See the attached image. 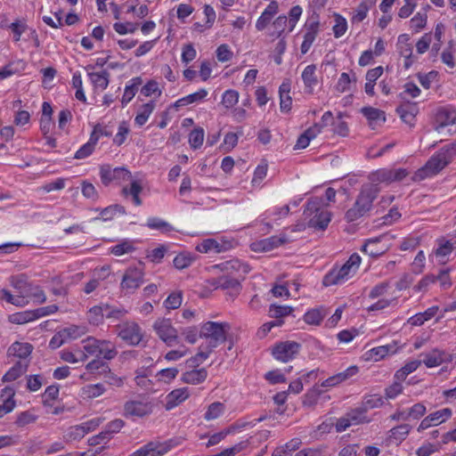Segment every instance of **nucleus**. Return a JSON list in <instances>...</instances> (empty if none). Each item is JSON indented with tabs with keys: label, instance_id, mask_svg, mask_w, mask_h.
<instances>
[{
	"label": "nucleus",
	"instance_id": "obj_1",
	"mask_svg": "<svg viewBox=\"0 0 456 456\" xmlns=\"http://www.w3.org/2000/svg\"><path fill=\"white\" fill-rule=\"evenodd\" d=\"M391 177L390 169H379L371 173L369 176L371 183L362 185L354 206L345 215L346 220L349 223L356 221L369 212L379 192L378 183H391Z\"/></svg>",
	"mask_w": 456,
	"mask_h": 456
},
{
	"label": "nucleus",
	"instance_id": "obj_2",
	"mask_svg": "<svg viewBox=\"0 0 456 456\" xmlns=\"http://www.w3.org/2000/svg\"><path fill=\"white\" fill-rule=\"evenodd\" d=\"M231 330L228 322H207L201 327L200 337L204 338L206 342L199 348V353L187 361L189 367H198L216 348L227 338Z\"/></svg>",
	"mask_w": 456,
	"mask_h": 456
},
{
	"label": "nucleus",
	"instance_id": "obj_3",
	"mask_svg": "<svg viewBox=\"0 0 456 456\" xmlns=\"http://www.w3.org/2000/svg\"><path fill=\"white\" fill-rule=\"evenodd\" d=\"M456 156V142L444 145L436 155L432 156L424 167L419 169L416 176L424 179L444 169Z\"/></svg>",
	"mask_w": 456,
	"mask_h": 456
},
{
	"label": "nucleus",
	"instance_id": "obj_4",
	"mask_svg": "<svg viewBox=\"0 0 456 456\" xmlns=\"http://www.w3.org/2000/svg\"><path fill=\"white\" fill-rule=\"evenodd\" d=\"M322 200L314 198L308 200L304 210L305 219L307 225L316 230H325L331 220L330 211L322 208Z\"/></svg>",
	"mask_w": 456,
	"mask_h": 456
},
{
	"label": "nucleus",
	"instance_id": "obj_5",
	"mask_svg": "<svg viewBox=\"0 0 456 456\" xmlns=\"http://www.w3.org/2000/svg\"><path fill=\"white\" fill-rule=\"evenodd\" d=\"M361 257L354 253L349 259L339 268L334 267L323 278L322 284L325 287L338 285L351 278L358 270Z\"/></svg>",
	"mask_w": 456,
	"mask_h": 456
},
{
	"label": "nucleus",
	"instance_id": "obj_6",
	"mask_svg": "<svg viewBox=\"0 0 456 456\" xmlns=\"http://www.w3.org/2000/svg\"><path fill=\"white\" fill-rule=\"evenodd\" d=\"M117 336L126 345L136 346L144 338V332L140 325L132 321L122 322L115 327Z\"/></svg>",
	"mask_w": 456,
	"mask_h": 456
},
{
	"label": "nucleus",
	"instance_id": "obj_7",
	"mask_svg": "<svg viewBox=\"0 0 456 456\" xmlns=\"http://www.w3.org/2000/svg\"><path fill=\"white\" fill-rule=\"evenodd\" d=\"M101 181L104 185L111 182L120 183L131 179V173L125 167L111 168L110 165H103L100 168Z\"/></svg>",
	"mask_w": 456,
	"mask_h": 456
},
{
	"label": "nucleus",
	"instance_id": "obj_8",
	"mask_svg": "<svg viewBox=\"0 0 456 456\" xmlns=\"http://www.w3.org/2000/svg\"><path fill=\"white\" fill-rule=\"evenodd\" d=\"M300 344L295 341H284L273 347V355L276 360L287 362L298 354Z\"/></svg>",
	"mask_w": 456,
	"mask_h": 456
},
{
	"label": "nucleus",
	"instance_id": "obj_9",
	"mask_svg": "<svg viewBox=\"0 0 456 456\" xmlns=\"http://www.w3.org/2000/svg\"><path fill=\"white\" fill-rule=\"evenodd\" d=\"M153 328L161 340L167 346H173L177 339V331L169 319H159L154 322Z\"/></svg>",
	"mask_w": 456,
	"mask_h": 456
},
{
	"label": "nucleus",
	"instance_id": "obj_10",
	"mask_svg": "<svg viewBox=\"0 0 456 456\" xmlns=\"http://www.w3.org/2000/svg\"><path fill=\"white\" fill-rule=\"evenodd\" d=\"M452 415V411L450 408H444L428 414L420 421L419 427L417 428V431L420 433L431 427H436L449 419Z\"/></svg>",
	"mask_w": 456,
	"mask_h": 456
},
{
	"label": "nucleus",
	"instance_id": "obj_11",
	"mask_svg": "<svg viewBox=\"0 0 456 456\" xmlns=\"http://www.w3.org/2000/svg\"><path fill=\"white\" fill-rule=\"evenodd\" d=\"M143 282V273L139 268H128L122 279L121 289L133 293Z\"/></svg>",
	"mask_w": 456,
	"mask_h": 456
},
{
	"label": "nucleus",
	"instance_id": "obj_12",
	"mask_svg": "<svg viewBox=\"0 0 456 456\" xmlns=\"http://www.w3.org/2000/svg\"><path fill=\"white\" fill-rule=\"evenodd\" d=\"M215 268L226 273L230 276H245L250 268L248 265L241 263L239 259H232L215 265Z\"/></svg>",
	"mask_w": 456,
	"mask_h": 456
},
{
	"label": "nucleus",
	"instance_id": "obj_13",
	"mask_svg": "<svg viewBox=\"0 0 456 456\" xmlns=\"http://www.w3.org/2000/svg\"><path fill=\"white\" fill-rule=\"evenodd\" d=\"M410 37L407 34H402L397 39V52L404 58L403 67L408 69L414 62L412 56V45L409 42Z\"/></svg>",
	"mask_w": 456,
	"mask_h": 456
},
{
	"label": "nucleus",
	"instance_id": "obj_14",
	"mask_svg": "<svg viewBox=\"0 0 456 456\" xmlns=\"http://www.w3.org/2000/svg\"><path fill=\"white\" fill-rule=\"evenodd\" d=\"M245 276H230V275H222L218 277L215 285L217 289H228L231 290V295L234 296L239 294L241 285L240 281L244 280Z\"/></svg>",
	"mask_w": 456,
	"mask_h": 456
},
{
	"label": "nucleus",
	"instance_id": "obj_15",
	"mask_svg": "<svg viewBox=\"0 0 456 456\" xmlns=\"http://www.w3.org/2000/svg\"><path fill=\"white\" fill-rule=\"evenodd\" d=\"M124 410L126 415L142 418L149 415L152 411V406L149 403L130 401L126 403Z\"/></svg>",
	"mask_w": 456,
	"mask_h": 456
},
{
	"label": "nucleus",
	"instance_id": "obj_16",
	"mask_svg": "<svg viewBox=\"0 0 456 456\" xmlns=\"http://www.w3.org/2000/svg\"><path fill=\"white\" fill-rule=\"evenodd\" d=\"M385 238L386 235H381L367 240L362 247V251L372 257H378L383 255L387 251V248L386 246H379V242Z\"/></svg>",
	"mask_w": 456,
	"mask_h": 456
},
{
	"label": "nucleus",
	"instance_id": "obj_17",
	"mask_svg": "<svg viewBox=\"0 0 456 456\" xmlns=\"http://www.w3.org/2000/svg\"><path fill=\"white\" fill-rule=\"evenodd\" d=\"M357 372H358L357 366H355V365L350 366L344 371L337 373V374L328 378L327 379H325L322 383V387H335V386L347 380L348 379L352 378Z\"/></svg>",
	"mask_w": 456,
	"mask_h": 456
},
{
	"label": "nucleus",
	"instance_id": "obj_18",
	"mask_svg": "<svg viewBox=\"0 0 456 456\" xmlns=\"http://www.w3.org/2000/svg\"><path fill=\"white\" fill-rule=\"evenodd\" d=\"M362 115L368 119L369 125L372 129L385 123L386 115L383 110L373 107H363L361 110Z\"/></svg>",
	"mask_w": 456,
	"mask_h": 456
},
{
	"label": "nucleus",
	"instance_id": "obj_19",
	"mask_svg": "<svg viewBox=\"0 0 456 456\" xmlns=\"http://www.w3.org/2000/svg\"><path fill=\"white\" fill-rule=\"evenodd\" d=\"M456 122V112L454 110L441 109L436 115V130L441 132L447 126Z\"/></svg>",
	"mask_w": 456,
	"mask_h": 456
},
{
	"label": "nucleus",
	"instance_id": "obj_20",
	"mask_svg": "<svg viewBox=\"0 0 456 456\" xmlns=\"http://www.w3.org/2000/svg\"><path fill=\"white\" fill-rule=\"evenodd\" d=\"M411 429V427L409 424H401L396 426L388 431L387 441L389 444H400L407 438Z\"/></svg>",
	"mask_w": 456,
	"mask_h": 456
},
{
	"label": "nucleus",
	"instance_id": "obj_21",
	"mask_svg": "<svg viewBox=\"0 0 456 456\" xmlns=\"http://www.w3.org/2000/svg\"><path fill=\"white\" fill-rule=\"evenodd\" d=\"M291 89V82L285 79L279 87L280 108L281 111H289L292 105V98L289 95Z\"/></svg>",
	"mask_w": 456,
	"mask_h": 456
},
{
	"label": "nucleus",
	"instance_id": "obj_22",
	"mask_svg": "<svg viewBox=\"0 0 456 456\" xmlns=\"http://www.w3.org/2000/svg\"><path fill=\"white\" fill-rule=\"evenodd\" d=\"M302 79L305 85V92L313 94L314 87L318 84V78L316 76V65L310 64L305 68L302 72Z\"/></svg>",
	"mask_w": 456,
	"mask_h": 456
},
{
	"label": "nucleus",
	"instance_id": "obj_23",
	"mask_svg": "<svg viewBox=\"0 0 456 456\" xmlns=\"http://www.w3.org/2000/svg\"><path fill=\"white\" fill-rule=\"evenodd\" d=\"M188 396L189 393L186 387L177 388L171 391L166 397V409L171 410L175 408L179 403L185 401Z\"/></svg>",
	"mask_w": 456,
	"mask_h": 456
},
{
	"label": "nucleus",
	"instance_id": "obj_24",
	"mask_svg": "<svg viewBox=\"0 0 456 456\" xmlns=\"http://www.w3.org/2000/svg\"><path fill=\"white\" fill-rule=\"evenodd\" d=\"M170 449L166 443L150 442L141 447L142 456H163Z\"/></svg>",
	"mask_w": 456,
	"mask_h": 456
},
{
	"label": "nucleus",
	"instance_id": "obj_25",
	"mask_svg": "<svg viewBox=\"0 0 456 456\" xmlns=\"http://www.w3.org/2000/svg\"><path fill=\"white\" fill-rule=\"evenodd\" d=\"M208 377V371L205 368L193 369L189 371H185L182 375V381L191 385L201 384L206 380Z\"/></svg>",
	"mask_w": 456,
	"mask_h": 456
},
{
	"label": "nucleus",
	"instance_id": "obj_26",
	"mask_svg": "<svg viewBox=\"0 0 456 456\" xmlns=\"http://www.w3.org/2000/svg\"><path fill=\"white\" fill-rule=\"evenodd\" d=\"M10 283L23 296L28 297L29 291L32 289V285L28 282V276L24 273L12 276Z\"/></svg>",
	"mask_w": 456,
	"mask_h": 456
},
{
	"label": "nucleus",
	"instance_id": "obj_27",
	"mask_svg": "<svg viewBox=\"0 0 456 456\" xmlns=\"http://www.w3.org/2000/svg\"><path fill=\"white\" fill-rule=\"evenodd\" d=\"M118 355V350L115 344L110 340H99L98 358L102 357L106 361H110Z\"/></svg>",
	"mask_w": 456,
	"mask_h": 456
},
{
	"label": "nucleus",
	"instance_id": "obj_28",
	"mask_svg": "<svg viewBox=\"0 0 456 456\" xmlns=\"http://www.w3.org/2000/svg\"><path fill=\"white\" fill-rule=\"evenodd\" d=\"M423 359L421 362L428 367H436L442 364L444 361L445 354L438 349H434L430 353L422 354Z\"/></svg>",
	"mask_w": 456,
	"mask_h": 456
},
{
	"label": "nucleus",
	"instance_id": "obj_29",
	"mask_svg": "<svg viewBox=\"0 0 456 456\" xmlns=\"http://www.w3.org/2000/svg\"><path fill=\"white\" fill-rule=\"evenodd\" d=\"M142 84L140 77L132 78L129 84L126 86L125 92L121 100L122 105H126L135 95L139 86Z\"/></svg>",
	"mask_w": 456,
	"mask_h": 456
},
{
	"label": "nucleus",
	"instance_id": "obj_30",
	"mask_svg": "<svg viewBox=\"0 0 456 456\" xmlns=\"http://www.w3.org/2000/svg\"><path fill=\"white\" fill-rule=\"evenodd\" d=\"M396 111L400 115L402 120L410 126H413L418 108L416 104H403L397 108Z\"/></svg>",
	"mask_w": 456,
	"mask_h": 456
},
{
	"label": "nucleus",
	"instance_id": "obj_31",
	"mask_svg": "<svg viewBox=\"0 0 456 456\" xmlns=\"http://www.w3.org/2000/svg\"><path fill=\"white\" fill-rule=\"evenodd\" d=\"M33 346L29 343L15 342L8 349L9 354L20 359L27 358L32 352Z\"/></svg>",
	"mask_w": 456,
	"mask_h": 456
},
{
	"label": "nucleus",
	"instance_id": "obj_32",
	"mask_svg": "<svg viewBox=\"0 0 456 456\" xmlns=\"http://www.w3.org/2000/svg\"><path fill=\"white\" fill-rule=\"evenodd\" d=\"M437 311V306L429 307L425 312L416 314L415 315L409 318L408 323H410L412 326H420L425 322L433 318L436 314Z\"/></svg>",
	"mask_w": 456,
	"mask_h": 456
},
{
	"label": "nucleus",
	"instance_id": "obj_33",
	"mask_svg": "<svg viewBox=\"0 0 456 456\" xmlns=\"http://www.w3.org/2000/svg\"><path fill=\"white\" fill-rule=\"evenodd\" d=\"M154 109L155 102L153 101L142 105L137 112V115L135 116V124L138 125L139 126H143L147 122L150 115L152 113Z\"/></svg>",
	"mask_w": 456,
	"mask_h": 456
},
{
	"label": "nucleus",
	"instance_id": "obj_34",
	"mask_svg": "<svg viewBox=\"0 0 456 456\" xmlns=\"http://www.w3.org/2000/svg\"><path fill=\"white\" fill-rule=\"evenodd\" d=\"M88 77L96 88L104 90L109 86L110 73L107 70L102 72H88Z\"/></svg>",
	"mask_w": 456,
	"mask_h": 456
},
{
	"label": "nucleus",
	"instance_id": "obj_35",
	"mask_svg": "<svg viewBox=\"0 0 456 456\" xmlns=\"http://www.w3.org/2000/svg\"><path fill=\"white\" fill-rule=\"evenodd\" d=\"M350 422L352 425H359L362 423H369L370 421L368 419L365 411L362 409L361 406L352 409L346 413Z\"/></svg>",
	"mask_w": 456,
	"mask_h": 456
},
{
	"label": "nucleus",
	"instance_id": "obj_36",
	"mask_svg": "<svg viewBox=\"0 0 456 456\" xmlns=\"http://www.w3.org/2000/svg\"><path fill=\"white\" fill-rule=\"evenodd\" d=\"M27 370V365L20 362L15 363L3 377V381L11 382L16 380Z\"/></svg>",
	"mask_w": 456,
	"mask_h": 456
},
{
	"label": "nucleus",
	"instance_id": "obj_37",
	"mask_svg": "<svg viewBox=\"0 0 456 456\" xmlns=\"http://www.w3.org/2000/svg\"><path fill=\"white\" fill-rule=\"evenodd\" d=\"M105 317V305H95L87 313V319L91 324L99 325Z\"/></svg>",
	"mask_w": 456,
	"mask_h": 456
},
{
	"label": "nucleus",
	"instance_id": "obj_38",
	"mask_svg": "<svg viewBox=\"0 0 456 456\" xmlns=\"http://www.w3.org/2000/svg\"><path fill=\"white\" fill-rule=\"evenodd\" d=\"M106 388L102 383L90 384L82 388V395L86 398H96L103 395Z\"/></svg>",
	"mask_w": 456,
	"mask_h": 456
},
{
	"label": "nucleus",
	"instance_id": "obj_39",
	"mask_svg": "<svg viewBox=\"0 0 456 456\" xmlns=\"http://www.w3.org/2000/svg\"><path fill=\"white\" fill-rule=\"evenodd\" d=\"M293 311L291 306L271 305L269 308V316L275 321L282 320L283 317L289 315Z\"/></svg>",
	"mask_w": 456,
	"mask_h": 456
},
{
	"label": "nucleus",
	"instance_id": "obj_40",
	"mask_svg": "<svg viewBox=\"0 0 456 456\" xmlns=\"http://www.w3.org/2000/svg\"><path fill=\"white\" fill-rule=\"evenodd\" d=\"M395 352L396 348L395 345H386L370 349L369 354L370 357L374 358L375 361H379L388 354H394Z\"/></svg>",
	"mask_w": 456,
	"mask_h": 456
},
{
	"label": "nucleus",
	"instance_id": "obj_41",
	"mask_svg": "<svg viewBox=\"0 0 456 456\" xmlns=\"http://www.w3.org/2000/svg\"><path fill=\"white\" fill-rule=\"evenodd\" d=\"M384 400L380 395H371L365 396L362 404V409L367 413L369 410L379 408L383 405Z\"/></svg>",
	"mask_w": 456,
	"mask_h": 456
},
{
	"label": "nucleus",
	"instance_id": "obj_42",
	"mask_svg": "<svg viewBox=\"0 0 456 456\" xmlns=\"http://www.w3.org/2000/svg\"><path fill=\"white\" fill-rule=\"evenodd\" d=\"M142 187L137 181H133L131 183V186L128 189L127 187H124L122 192L125 196L131 195L133 197V201L135 206H140L142 204V200L139 197V194L142 192Z\"/></svg>",
	"mask_w": 456,
	"mask_h": 456
},
{
	"label": "nucleus",
	"instance_id": "obj_43",
	"mask_svg": "<svg viewBox=\"0 0 456 456\" xmlns=\"http://www.w3.org/2000/svg\"><path fill=\"white\" fill-rule=\"evenodd\" d=\"M96 143L97 138L94 136H90L89 141L86 143H85L82 147H80L78 151H77L75 154V159H83L90 156L93 153Z\"/></svg>",
	"mask_w": 456,
	"mask_h": 456
},
{
	"label": "nucleus",
	"instance_id": "obj_44",
	"mask_svg": "<svg viewBox=\"0 0 456 456\" xmlns=\"http://www.w3.org/2000/svg\"><path fill=\"white\" fill-rule=\"evenodd\" d=\"M108 366L109 364L106 362L101 360L100 358H96L89 362L86 365V369L89 373L96 374L101 378V375L108 368Z\"/></svg>",
	"mask_w": 456,
	"mask_h": 456
},
{
	"label": "nucleus",
	"instance_id": "obj_45",
	"mask_svg": "<svg viewBox=\"0 0 456 456\" xmlns=\"http://www.w3.org/2000/svg\"><path fill=\"white\" fill-rule=\"evenodd\" d=\"M9 320L12 323L24 324L37 320V315L35 314L34 310L25 311L10 315Z\"/></svg>",
	"mask_w": 456,
	"mask_h": 456
},
{
	"label": "nucleus",
	"instance_id": "obj_46",
	"mask_svg": "<svg viewBox=\"0 0 456 456\" xmlns=\"http://www.w3.org/2000/svg\"><path fill=\"white\" fill-rule=\"evenodd\" d=\"M101 378L105 383L115 387H121L124 385V379L112 372L110 366L103 371Z\"/></svg>",
	"mask_w": 456,
	"mask_h": 456
},
{
	"label": "nucleus",
	"instance_id": "obj_47",
	"mask_svg": "<svg viewBox=\"0 0 456 456\" xmlns=\"http://www.w3.org/2000/svg\"><path fill=\"white\" fill-rule=\"evenodd\" d=\"M99 340L94 337H88L82 341L83 349L88 356H96L98 358Z\"/></svg>",
	"mask_w": 456,
	"mask_h": 456
},
{
	"label": "nucleus",
	"instance_id": "obj_48",
	"mask_svg": "<svg viewBox=\"0 0 456 456\" xmlns=\"http://www.w3.org/2000/svg\"><path fill=\"white\" fill-rule=\"evenodd\" d=\"M147 226L151 229L159 230L163 232H167L174 230L170 224L158 217L149 218L147 221Z\"/></svg>",
	"mask_w": 456,
	"mask_h": 456
},
{
	"label": "nucleus",
	"instance_id": "obj_49",
	"mask_svg": "<svg viewBox=\"0 0 456 456\" xmlns=\"http://www.w3.org/2000/svg\"><path fill=\"white\" fill-rule=\"evenodd\" d=\"M194 258L190 253H180L175 257L174 265L175 268L182 270L190 266Z\"/></svg>",
	"mask_w": 456,
	"mask_h": 456
},
{
	"label": "nucleus",
	"instance_id": "obj_50",
	"mask_svg": "<svg viewBox=\"0 0 456 456\" xmlns=\"http://www.w3.org/2000/svg\"><path fill=\"white\" fill-rule=\"evenodd\" d=\"M224 403H219V402H215L208 406L204 418L207 420L215 419L218 418L224 412Z\"/></svg>",
	"mask_w": 456,
	"mask_h": 456
},
{
	"label": "nucleus",
	"instance_id": "obj_51",
	"mask_svg": "<svg viewBox=\"0 0 456 456\" xmlns=\"http://www.w3.org/2000/svg\"><path fill=\"white\" fill-rule=\"evenodd\" d=\"M204 141V130L201 127L193 129L189 135V142L191 148H200Z\"/></svg>",
	"mask_w": 456,
	"mask_h": 456
},
{
	"label": "nucleus",
	"instance_id": "obj_52",
	"mask_svg": "<svg viewBox=\"0 0 456 456\" xmlns=\"http://www.w3.org/2000/svg\"><path fill=\"white\" fill-rule=\"evenodd\" d=\"M196 249L200 253H208L211 250H215L217 253L221 251L219 243L213 239L204 240L197 245Z\"/></svg>",
	"mask_w": 456,
	"mask_h": 456
},
{
	"label": "nucleus",
	"instance_id": "obj_53",
	"mask_svg": "<svg viewBox=\"0 0 456 456\" xmlns=\"http://www.w3.org/2000/svg\"><path fill=\"white\" fill-rule=\"evenodd\" d=\"M239 101V93L235 90H226L222 97V104L226 108H232Z\"/></svg>",
	"mask_w": 456,
	"mask_h": 456
},
{
	"label": "nucleus",
	"instance_id": "obj_54",
	"mask_svg": "<svg viewBox=\"0 0 456 456\" xmlns=\"http://www.w3.org/2000/svg\"><path fill=\"white\" fill-rule=\"evenodd\" d=\"M86 431L83 428V425H77L70 427L65 435V438L68 441H76L80 440L86 436Z\"/></svg>",
	"mask_w": 456,
	"mask_h": 456
},
{
	"label": "nucleus",
	"instance_id": "obj_55",
	"mask_svg": "<svg viewBox=\"0 0 456 456\" xmlns=\"http://www.w3.org/2000/svg\"><path fill=\"white\" fill-rule=\"evenodd\" d=\"M324 315L321 310L313 309L305 314L304 320L308 324L318 325L324 318Z\"/></svg>",
	"mask_w": 456,
	"mask_h": 456
},
{
	"label": "nucleus",
	"instance_id": "obj_56",
	"mask_svg": "<svg viewBox=\"0 0 456 456\" xmlns=\"http://www.w3.org/2000/svg\"><path fill=\"white\" fill-rule=\"evenodd\" d=\"M178 372L176 368H167L159 370L156 377H158L159 380L168 383L177 376Z\"/></svg>",
	"mask_w": 456,
	"mask_h": 456
},
{
	"label": "nucleus",
	"instance_id": "obj_57",
	"mask_svg": "<svg viewBox=\"0 0 456 456\" xmlns=\"http://www.w3.org/2000/svg\"><path fill=\"white\" fill-rule=\"evenodd\" d=\"M336 24L333 26V32L335 37L338 38L342 37L346 29H347V23L345 18H343L340 15H336Z\"/></svg>",
	"mask_w": 456,
	"mask_h": 456
},
{
	"label": "nucleus",
	"instance_id": "obj_58",
	"mask_svg": "<svg viewBox=\"0 0 456 456\" xmlns=\"http://www.w3.org/2000/svg\"><path fill=\"white\" fill-rule=\"evenodd\" d=\"M407 411L410 419H419L425 415L427 409L423 403H418L407 409Z\"/></svg>",
	"mask_w": 456,
	"mask_h": 456
},
{
	"label": "nucleus",
	"instance_id": "obj_59",
	"mask_svg": "<svg viewBox=\"0 0 456 456\" xmlns=\"http://www.w3.org/2000/svg\"><path fill=\"white\" fill-rule=\"evenodd\" d=\"M167 309H177L182 305L181 292L171 293L164 302Z\"/></svg>",
	"mask_w": 456,
	"mask_h": 456
},
{
	"label": "nucleus",
	"instance_id": "obj_60",
	"mask_svg": "<svg viewBox=\"0 0 456 456\" xmlns=\"http://www.w3.org/2000/svg\"><path fill=\"white\" fill-rule=\"evenodd\" d=\"M9 28L12 29L13 33V38L15 42L20 41L21 35L27 30L28 26L25 22L15 20L12 24L9 25Z\"/></svg>",
	"mask_w": 456,
	"mask_h": 456
},
{
	"label": "nucleus",
	"instance_id": "obj_61",
	"mask_svg": "<svg viewBox=\"0 0 456 456\" xmlns=\"http://www.w3.org/2000/svg\"><path fill=\"white\" fill-rule=\"evenodd\" d=\"M125 422L120 419H116L109 422L105 428L104 432L107 433V436L110 439L113 434H116L120 431V429L124 427Z\"/></svg>",
	"mask_w": 456,
	"mask_h": 456
},
{
	"label": "nucleus",
	"instance_id": "obj_62",
	"mask_svg": "<svg viewBox=\"0 0 456 456\" xmlns=\"http://www.w3.org/2000/svg\"><path fill=\"white\" fill-rule=\"evenodd\" d=\"M113 28L117 33L125 35L126 33H134L137 29V24L133 22H117L113 25Z\"/></svg>",
	"mask_w": 456,
	"mask_h": 456
},
{
	"label": "nucleus",
	"instance_id": "obj_63",
	"mask_svg": "<svg viewBox=\"0 0 456 456\" xmlns=\"http://www.w3.org/2000/svg\"><path fill=\"white\" fill-rule=\"evenodd\" d=\"M302 14V8L299 5L293 6L289 11V32H291Z\"/></svg>",
	"mask_w": 456,
	"mask_h": 456
},
{
	"label": "nucleus",
	"instance_id": "obj_64",
	"mask_svg": "<svg viewBox=\"0 0 456 456\" xmlns=\"http://www.w3.org/2000/svg\"><path fill=\"white\" fill-rule=\"evenodd\" d=\"M439 445L432 443H425L416 452L417 456H430L436 452H438Z\"/></svg>",
	"mask_w": 456,
	"mask_h": 456
}]
</instances>
